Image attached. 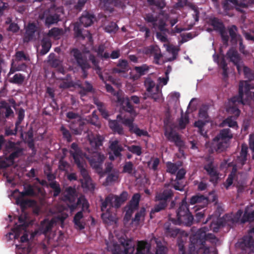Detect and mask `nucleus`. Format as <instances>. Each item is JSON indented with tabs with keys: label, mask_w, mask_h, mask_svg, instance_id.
I'll list each match as a JSON object with an SVG mask.
<instances>
[{
	"label": "nucleus",
	"mask_w": 254,
	"mask_h": 254,
	"mask_svg": "<svg viewBox=\"0 0 254 254\" xmlns=\"http://www.w3.org/2000/svg\"><path fill=\"white\" fill-rule=\"evenodd\" d=\"M230 3L233 4L236 10L242 13H245V11L243 8H246L248 7V4L246 2V0H227Z\"/></svg>",
	"instance_id": "nucleus-36"
},
{
	"label": "nucleus",
	"mask_w": 254,
	"mask_h": 254,
	"mask_svg": "<svg viewBox=\"0 0 254 254\" xmlns=\"http://www.w3.org/2000/svg\"><path fill=\"white\" fill-rule=\"evenodd\" d=\"M119 0H100V6L103 10L112 12L114 11L113 6H117Z\"/></svg>",
	"instance_id": "nucleus-22"
},
{
	"label": "nucleus",
	"mask_w": 254,
	"mask_h": 254,
	"mask_svg": "<svg viewBox=\"0 0 254 254\" xmlns=\"http://www.w3.org/2000/svg\"><path fill=\"white\" fill-rule=\"evenodd\" d=\"M121 245L116 243H107V249L112 254H128L132 253L135 249L134 245L129 239H121Z\"/></svg>",
	"instance_id": "nucleus-4"
},
{
	"label": "nucleus",
	"mask_w": 254,
	"mask_h": 254,
	"mask_svg": "<svg viewBox=\"0 0 254 254\" xmlns=\"http://www.w3.org/2000/svg\"><path fill=\"white\" fill-rule=\"evenodd\" d=\"M128 63L125 59H120L117 64L116 67L112 68L113 73H126L129 70Z\"/></svg>",
	"instance_id": "nucleus-17"
},
{
	"label": "nucleus",
	"mask_w": 254,
	"mask_h": 254,
	"mask_svg": "<svg viewBox=\"0 0 254 254\" xmlns=\"http://www.w3.org/2000/svg\"><path fill=\"white\" fill-rule=\"evenodd\" d=\"M77 64L83 70L88 69L90 67L86 59L83 57L81 52L77 49H73L71 51Z\"/></svg>",
	"instance_id": "nucleus-12"
},
{
	"label": "nucleus",
	"mask_w": 254,
	"mask_h": 254,
	"mask_svg": "<svg viewBox=\"0 0 254 254\" xmlns=\"http://www.w3.org/2000/svg\"><path fill=\"white\" fill-rule=\"evenodd\" d=\"M209 21L210 24L213 27L214 30L220 35L223 44L228 45L229 37L223 23L216 17H213Z\"/></svg>",
	"instance_id": "nucleus-9"
},
{
	"label": "nucleus",
	"mask_w": 254,
	"mask_h": 254,
	"mask_svg": "<svg viewBox=\"0 0 254 254\" xmlns=\"http://www.w3.org/2000/svg\"><path fill=\"white\" fill-rule=\"evenodd\" d=\"M207 228L203 227L197 231L196 234L190 237L191 245L195 248V246H203L205 241L214 240L216 239L215 236L213 234H206Z\"/></svg>",
	"instance_id": "nucleus-6"
},
{
	"label": "nucleus",
	"mask_w": 254,
	"mask_h": 254,
	"mask_svg": "<svg viewBox=\"0 0 254 254\" xmlns=\"http://www.w3.org/2000/svg\"><path fill=\"white\" fill-rule=\"evenodd\" d=\"M64 34V32L62 28L54 27L49 31L47 35L55 39H59Z\"/></svg>",
	"instance_id": "nucleus-47"
},
{
	"label": "nucleus",
	"mask_w": 254,
	"mask_h": 254,
	"mask_svg": "<svg viewBox=\"0 0 254 254\" xmlns=\"http://www.w3.org/2000/svg\"><path fill=\"white\" fill-rule=\"evenodd\" d=\"M239 246L243 250L250 248L254 246V239L252 236H245L239 242Z\"/></svg>",
	"instance_id": "nucleus-31"
},
{
	"label": "nucleus",
	"mask_w": 254,
	"mask_h": 254,
	"mask_svg": "<svg viewBox=\"0 0 254 254\" xmlns=\"http://www.w3.org/2000/svg\"><path fill=\"white\" fill-rule=\"evenodd\" d=\"M138 208V207L134 206L129 204H128L125 207V211H126V213L124 217V219L127 220V221H129L133 214V213Z\"/></svg>",
	"instance_id": "nucleus-51"
},
{
	"label": "nucleus",
	"mask_w": 254,
	"mask_h": 254,
	"mask_svg": "<svg viewBox=\"0 0 254 254\" xmlns=\"http://www.w3.org/2000/svg\"><path fill=\"white\" fill-rule=\"evenodd\" d=\"M25 79V76L21 73H16L14 76L9 79L10 83L18 85L22 84Z\"/></svg>",
	"instance_id": "nucleus-57"
},
{
	"label": "nucleus",
	"mask_w": 254,
	"mask_h": 254,
	"mask_svg": "<svg viewBox=\"0 0 254 254\" xmlns=\"http://www.w3.org/2000/svg\"><path fill=\"white\" fill-rule=\"evenodd\" d=\"M71 148L72 150L69 151V154L72 157L74 162L83 159L82 152L76 143L73 142L71 144Z\"/></svg>",
	"instance_id": "nucleus-25"
},
{
	"label": "nucleus",
	"mask_w": 254,
	"mask_h": 254,
	"mask_svg": "<svg viewBox=\"0 0 254 254\" xmlns=\"http://www.w3.org/2000/svg\"><path fill=\"white\" fill-rule=\"evenodd\" d=\"M170 188H173L176 190L181 191L185 190V185L184 184L182 180L176 179L174 182H172L170 184H168Z\"/></svg>",
	"instance_id": "nucleus-55"
},
{
	"label": "nucleus",
	"mask_w": 254,
	"mask_h": 254,
	"mask_svg": "<svg viewBox=\"0 0 254 254\" xmlns=\"http://www.w3.org/2000/svg\"><path fill=\"white\" fill-rule=\"evenodd\" d=\"M147 2L150 6H155L160 10L165 8L166 5L164 0H147Z\"/></svg>",
	"instance_id": "nucleus-56"
},
{
	"label": "nucleus",
	"mask_w": 254,
	"mask_h": 254,
	"mask_svg": "<svg viewBox=\"0 0 254 254\" xmlns=\"http://www.w3.org/2000/svg\"><path fill=\"white\" fill-rule=\"evenodd\" d=\"M82 26L78 22L75 23L73 28L74 36L77 38L84 39L86 36L89 35V32L87 30L83 31Z\"/></svg>",
	"instance_id": "nucleus-29"
},
{
	"label": "nucleus",
	"mask_w": 254,
	"mask_h": 254,
	"mask_svg": "<svg viewBox=\"0 0 254 254\" xmlns=\"http://www.w3.org/2000/svg\"><path fill=\"white\" fill-rule=\"evenodd\" d=\"M134 70L141 76L144 75L148 72L149 67L147 64H143L139 66H135Z\"/></svg>",
	"instance_id": "nucleus-62"
},
{
	"label": "nucleus",
	"mask_w": 254,
	"mask_h": 254,
	"mask_svg": "<svg viewBox=\"0 0 254 254\" xmlns=\"http://www.w3.org/2000/svg\"><path fill=\"white\" fill-rule=\"evenodd\" d=\"M6 149L10 153L8 156V159L11 160H14L15 159L22 156L24 153V148L21 146L19 141H8L6 145Z\"/></svg>",
	"instance_id": "nucleus-8"
},
{
	"label": "nucleus",
	"mask_w": 254,
	"mask_h": 254,
	"mask_svg": "<svg viewBox=\"0 0 254 254\" xmlns=\"http://www.w3.org/2000/svg\"><path fill=\"white\" fill-rule=\"evenodd\" d=\"M24 197L19 195L16 199L17 204L20 205L21 209L23 211L27 207H31L36 204V201L34 200L23 198Z\"/></svg>",
	"instance_id": "nucleus-23"
},
{
	"label": "nucleus",
	"mask_w": 254,
	"mask_h": 254,
	"mask_svg": "<svg viewBox=\"0 0 254 254\" xmlns=\"http://www.w3.org/2000/svg\"><path fill=\"white\" fill-rule=\"evenodd\" d=\"M121 108L124 111L129 113L130 117H132L134 118L136 115L134 107L131 104L129 98L127 97L123 98L121 102Z\"/></svg>",
	"instance_id": "nucleus-18"
},
{
	"label": "nucleus",
	"mask_w": 254,
	"mask_h": 254,
	"mask_svg": "<svg viewBox=\"0 0 254 254\" xmlns=\"http://www.w3.org/2000/svg\"><path fill=\"white\" fill-rule=\"evenodd\" d=\"M226 55L230 61L236 66L239 72L241 69L240 65L241 59L238 51L233 48H231L227 52Z\"/></svg>",
	"instance_id": "nucleus-14"
},
{
	"label": "nucleus",
	"mask_w": 254,
	"mask_h": 254,
	"mask_svg": "<svg viewBox=\"0 0 254 254\" xmlns=\"http://www.w3.org/2000/svg\"><path fill=\"white\" fill-rule=\"evenodd\" d=\"M128 129L130 132L135 133L137 136H149V134L146 130L140 129L133 122H132L131 127H128Z\"/></svg>",
	"instance_id": "nucleus-42"
},
{
	"label": "nucleus",
	"mask_w": 254,
	"mask_h": 254,
	"mask_svg": "<svg viewBox=\"0 0 254 254\" xmlns=\"http://www.w3.org/2000/svg\"><path fill=\"white\" fill-rule=\"evenodd\" d=\"M76 164L77 168L79 170L81 175L83 179H87L90 177L88 172L85 167V162L83 159L74 162Z\"/></svg>",
	"instance_id": "nucleus-32"
},
{
	"label": "nucleus",
	"mask_w": 254,
	"mask_h": 254,
	"mask_svg": "<svg viewBox=\"0 0 254 254\" xmlns=\"http://www.w3.org/2000/svg\"><path fill=\"white\" fill-rule=\"evenodd\" d=\"M90 166L95 169L98 173L103 172V164L105 159L103 154L94 152L90 156L87 157Z\"/></svg>",
	"instance_id": "nucleus-11"
},
{
	"label": "nucleus",
	"mask_w": 254,
	"mask_h": 254,
	"mask_svg": "<svg viewBox=\"0 0 254 254\" xmlns=\"http://www.w3.org/2000/svg\"><path fill=\"white\" fill-rule=\"evenodd\" d=\"M148 97L153 99L154 102L159 103H161L164 101L162 92H153L152 91L149 93Z\"/></svg>",
	"instance_id": "nucleus-59"
},
{
	"label": "nucleus",
	"mask_w": 254,
	"mask_h": 254,
	"mask_svg": "<svg viewBox=\"0 0 254 254\" xmlns=\"http://www.w3.org/2000/svg\"><path fill=\"white\" fill-rule=\"evenodd\" d=\"M160 162V161L158 158L152 157L150 160L147 162V166L150 169L154 171H156L158 170V167Z\"/></svg>",
	"instance_id": "nucleus-58"
},
{
	"label": "nucleus",
	"mask_w": 254,
	"mask_h": 254,
	"mask_svg": "<svg viewBox=\"0 0 254 254\" xmlns=\"http://www.w3.org/2000/svg\"><path fill=\"white\" fill-rule=\"evenodd\" d=\"M0 110L1 114H4V117L6 119H9L10 117H14V114L11 109L9 105L5 101L2 102L0 105Z\"/></svg>",
	"instance_id": "nucleus-26"
},
{
	"label": "nucleus",
	"mask_w": 254,
	"mask_h": 254,
	"mask_svg": "<svg viewBox=\"0 0 254 254\" xmlns=\"http://www.w3.org/2000/svg\"><path fill=\"white\" fill-rule=\"evenodd\" d=\"M150 245L146 242L141 241L137 243V248L135 253L137 254H150Z\"/></svg>",
	"instance_id": "nucleus-30"
},
{
	"label": "nucleus",
	"mask_w": 254,
	"mask_h": 254,
	"mask_svg": "<svg viewBox=\"0 0 254 254\" xmlns=\"http://www.w3.org/2000/svg\"><path fill=\"white\" fill-rule=\"evenodd\" d=\"M84 126L85 123L81 119H78V120L71 121L69 127L74 134L80 135L83 131Z\"/></svg>",
	"instance_id": "nucleus-16"
},
{
	"label": "nucleus",
	"mask_w": 254,
	"mask_h": 254,
	"mask_svg": "<svg viewBox=\"0 0 254 254\" xmlns=\"http://www.w3.org/2000/svg\"><path fill=\"white\" fill-rule=\"evenodd\" d=\"M236 169L233 168L231 173L228 175L225 182L224 183V185L226 189H228L232 185L233 181L236 176Z\"/></svg>",
	"instance_id": "nucleus-53"
},
{
	"label": "nucleus",
	"mask_w": 254,
	"mask_h": 254,
	"mask_svg": "<svg viewBox=\"0 0 254 254\" xmlns=\"http://www.w3.org/2000/svg\"><path fill=\"white\" fill-rule=\"evenodd\" d=\"M226 126L234 129H237L238 127V124L233 116L227 118L220 124V127H221Z\"/></svg>",
	"instance_id": "nucleus-43"
},
{
	"label": "nucleus",
	"mask_w": 254,
	"mask_h": 254,
	"mask_svg": "<svg viewBox=\"0 0 254 254\" xmlns=\"http://www.w3.org/2000/svg\"><path fill=\"white\" fill-rule=\"evenodd\" d=\"M203 169L210 177V182L214 184H216L219 179V174L217 171V165L215 164L213 156L207 155L204 157Z\"/></svg>",
	"instance_id": "nucleus-5"
},
{
	"label": "nucleus",
	"mask_w": 254,
	"mask_h": 254,
	"mask_svg": "<svg viewBox=\"0 0 254 254\" xmlns=\"http://www.w3.org/2000/svg\"><path fill=\"white\" fill-rule=\"evenodd\" d=\"M78 87L81 89L79 92L81 96H85L87 93L94 92V88L92 85L88 81H85L83 84L77 85Z\"/></svg>",
	"instance_id": "nucleus-37"
},
{
	"label": "nucleus",
	"mask_w": 254,
	"mask_h": 254,
	"mask_svg": "<svg viewBox=\"0 0 254 254\" xmlns=\"http://www.w3.org/2000/svg\"><path fill=\"white\" fill-rule=\"evenodd\" d=\"M144 86L147 92H151L155 86V82L151 78H147L144 81Z\"/></svg>",
	"instance_id": "nucleus-64"
},
{
	"label": "nucleus",
	"mask_w": 254,
	"mask_h": 254,
	"mask_svg": "<svg viewBox=\"0 0 254 254\" xmlns=\"http://www.w3.org/2000/svg\"><path fill=\"white\" fill-rule=\"evenodd\" d=\"M143 18L145 22L147 23L151 24L152 28H156L158 27V29L161 32H167L168 29L166 28V22L162 18H161L158 21V24L157 22L158 17L157 15H155L153 13L149 12L144 14Z\"/></svg>",
	"instance_id": "nucleus-10"
},
{
	"label": "nucleus",
	"mask_w": 254,
	"mask_h": 254,
	"mask_svg": "<svg viewBox=\"0 0 254 254\" xmlns=\"http://www.w3.org/2000/svg\"><path fill=\"white\" fill-rule=\"evenodd\" d=\"M106 47L104 44L99 45L95 52L97 53V56L101 59H108L110 58V54L105 52Z\"/></svg>",
	"instance_id": "nucleus-50"
},
{
	"label": "nucleus",
	"mask_w": 254,
	"mask_h": 254,
	"mask_svg": "<svg viewBox=\"0 0 254 254\" xmlns=\"http://www.w3.org/2000/svg\"><path fill=\"white\" fill-rule=\"evenodd\" d=\"M119 178V173L118 172L113 171L112 173L108 174L106 178L105 184L106 185H110L116 182Z\"/></svg>",
	"instance_id": "nucleus-54"
},
{
	"label": "nucleus",
	"mask_w": 254,
	"mask_h": 254,
	"mask_svg": "<svg viewBox=\"0 0 254 254\" xmlns=\"http://www.w3.org/2000/svg\"><path fill=\"white\" fill-rule=\"evenodd\" d=\"M123 173H127L130 175H133L136 173L133 164L131 161L126 162L123 166Z\"/></svg>",
	"instance_id": "nucleus-52"
},
{
	"label": "nucleus",
	"mask_w": 254,
	"mask_h": 254,
	"mask_svg": "<svg viewBox=\"0 0 254 254\" xmlns=\"http://www.w3.org/2000/svg\"><path fill=\"white\" fill-rule=\"evenodd\" d=\"M248 147L247 145L243 144L241 146V150L240 153V155L237 158L238 164H241L243 166L245 164L247 160Z\"/></svg>",
	"instance_id": "nucleus-34"
},
{
	"label": "nucleus",
	"mask_w": 254,
	"mask_h": 254,
	"mask_svg": "<svg viewBox=\"0 0 254 254\" xmlns=\"http://www.w3.org/2000/svg\"><path fill=\"white\" fill-rule=\"evenodd\" d=\"M95 17L94 14L89 13L88 11H84L79 18V23L84 27H88L91 26L95 20Z\"/></svg>",
	"instance_id": "nucleus-19"
},
{
	"label": "nucleus",
	"mask_w": 254,
	"mask_h": 254,
	"mask_svg": "<svg viewBox=\"0 0 254 254\" xmlns=\"http://www.w3.org/2000/svg\"><path fill=\"white\" fill-rule=\"evenodd\" d=\"M54 222L45 219L41 223L40 229L43 234H47L50 231L53 227Z\"/></svg>",
	"instance_id": "nucleus-48"
},
{
	"label": "nucleus",
	"mask_w": 254,
	"mask_h": 254,
	"mask_svg": "<svg viewBox=\"0 0 254 254\" xmlns=\"http://www.w3.org/2000/svg\"><path fill=\"white\" fill-rule=\"evenodd\" d=\"M89 60L92 62L94 66V69L96 71V73L98 74L100 79L102 81H105V78L102 72V69L99 65L98 61L96 60L95 57L93 55L90 56Z\"/></svg>",
	"instance_id": "nucleus-38"
},
{
	"label": "nucleus",
	"mask_w": 254,
	"mask_h": 254,
	"mask_svg": "<svg viewBox=\"0 0 254 254\" xmlns=\"http://www.w3.org/2000/svg\"><path fill=\"white\" fill-rule=\"evenodd\" d=\"M164 135L169 141L174 142L176 146L182 147L184 145V142L181 139L179 134L174 131L172 129L166 130L164 132Z\"/></svg>",
	"instance_id": "nucleus-13"
},
{
	"label": "nucleus",
	"mask_w": 254,
	"mask_h": 254,
	"mask_svg": "<svg viewBox=\"0 0 254 254\" xmlns=\"http://www.w3.org/2000/svg\"><path fill=\"white\" fill-rule=\"evenodd\" d=\"M60 130L62 133L63 138L65 139L67 142H70L72 141L71 133L64 125H62L60 127Z\"/></svg>",
	"instance_id": "nucleus-60"
},
{
	"label": "nucleus",
	"mask_w": 254,
	"mask_h": 254,
	"mask_svg": "<svg viewBox=\"0 0 254 254\" xmlns=\"http://www.w3.org/2000/svg\"><path fill=\"white\" fill-rule=\"evenodd\" d=\"M110 148L113 152L114 156L116 157L121 156V152L123 151V147L121 145L119 144L118 140H114L112 141L110 145Z\"/></svg>",
	"instance_id": "nucleus-35"
},
{
	"label": "nucleus",
	"mask_w": 254,
	"mask_h": 254,
	"mask_svg": "<svg viewBox=\"0 0 254 254\" xmlns=\"http://www.w3.org/2000/svg\"><path fill=\"white\" fill-rule=\"evenodd\" d=\"M36 32V26L34 23H30L26 30L24 40L29 41L32 40Z\"/></svg>",
	"instance_id": "nucleus-40"
},
{
	"label": "nucleus",
	"mask_w": 254,
	"mask_h": 254,
	"mask_svg": "<svg viewBox=\"0 0 254 254\" xmlns=\"http://www.w3.org/2000/svg\"><path fill=\"white\" fill-rule=\"evenodd\" d=\"M63 200L64 201L68 202V207L71 211H73L79 207H81L82 210L78 212L74 216L73 223L75 228L80 230L85 228V223L82 221L83 217V211L87 210L89 204L87 200L84 196H81L75 200L77 198L76 190L72 187H68L65 189L63 194Z\"/></svg>",
	"instance_id": "nucleus-1"
},
{
	"label": "nucleus",
	"mask_w": 254,
	"mask_h": 254,
	"mask_svg": "<svg viewBox=\"0 0 254 254\" xmlns=\"http://www.w3.org/2000/svg\"><path fill=\"white\" fill-rule=\"evenodd\" d=\"M37 193L35 191L33 187L31 185H28L24 187V190L19 192V195L22 197L26 196H35Z\"/></svg>",
	"instance_id": "nucleus-44"
},
{
	"label": "nucleus",
	"mask_w": 254,
	"mask_h": 254,
	"mask_svg": "<svg viewBox=\"0 0 254 254\" xmlns=\"http://www.w3.org/2000/svg\"><path fill=\"white\" fill-rule=\"evenodd\" d=\"M189 204L187 202V197H185L182 200L181 203L177 211V218H172L169 215V219L176 225L183 224L186 226H190L193 221V217L190 213Z\"/></svg>",
	"instance_id": "nucleus-3"
},
{
	"label": "nucleus",
	"mask_w": 254,
	"mask_h": 254,
	"mask_svg": "<svg viewBox=\"0 0 254 254\" xmlns=\"http://www.w3.org/2000/svg\"><path fill=\"white\" fill-rule=\"evenodd\" d=\"M254 220V209L251 207H247L245 210L242 218L241 222L243 223L249 222H251Z\"/></svg>",
	"instance_id": "nucleus-33"
},
{
	"label": "nucleus",
	"mask_w": 254,
	"mask_h": 254,
	"mask_svg": "<svg viewBox=\"0 0 254 254\" xmlns=\"http://www.w3.org/2000/svg\"><path fill=\"white\" fill-rule=\"evenodd\" d=\"M41 54L42 55L46 54L49 51L52 46L51 40L48 38H43L41 40Z\"/></svg>",
	"instance_id": "nucleus-46"
},
{
	"label": "nucleus",
	"mask_w": 254,
	"mask_h": 254,
	"mask_svg": "<svg viewBox=\"0 0 254 254\" xmlns=\"http://www.w3.org/2000/svg\"><path fill=\"white\" fill-rule=\"evenodd\" d=\"M114 195L113 194H109L107 196L104 200L101 199L103 201L101 206V209L102 211H104L107 210V207L109 206V208L114 207Z\"/></svg>",
	"instance_id": "nucleus-39"
},
{
	"label": "nucleus",
	"mask_w": 254,
	"mask_h": 254,
	"mask_svg": "<svg viewBox=\"0 0 254 254\" xmlns=\"http://www.w3.org/2000/svg\"><path fill=\"white\" fill-rule=\"evenodd\" d=\"M174 196V192L168 184H165L164 188L155 193L154 201L159 202L151 209L150 217L153 219L156 213L165 210L168 206V202Z\"/></svg>",
	"instance_id": "nucleus-2"
},
{
	"label": "nucleus",
	"mask_w": 254,
	"mask_h": 254,
	"mask_svg": "<svg viewBox=\"0 0 254 254\" xmlns=\"http://www.w3.org/2000/svg\"><path fill=\"white\" fill-rule=\"evenodd\" d=\"M233 137V133L229 128H223L220 130L219 133L214 138L213 140H225L229 141Z\"/></svg>",
	"instance_id": "nucleus-24"
},
{
	"label": "nucleus",
	"mask_w": 254,
	"mask_h": 254,
	"mask_svg": "<svg viewBox=\"0 0 254 254\" xmlns=\"http://www.w3.org/2000/svg\"><path fill=\"white\" fill-rule=\"evenodd\" d=\"M60 21V15L55 13L47 15L45 19V26L49 28L52 25L57 23Z\"/></svg>",
	"instance_id": "nucleus-41"
},
{
	"label": "nucleus",
	"mask_w": 254,
	"mask_h": 254,
	"mask_svg": "<svg viewBox=\"0 0 254 254\" xmlns=\"http://www.w3.org/2000/svg\"><path fill=\"white\" fill-rule=\"evenodd\" d=\"M116 120H118V122H122V123L127 127H131L132 122H134V118L132 117H130L129 118H125V117H123L122 114H119L117 116V119Z\"/></svg>",
	"instance_id": "nucleus-49"
},
{
	"label": "nucleus",
	"mask_w": 254,
	"mask_h": 254,
	"mask_svg": "<svg viewBox=\"0 0 254 254\" xmlns=\"http://www.w3.org/2000/svg\"><path fill=\"white\" fill-rule=\"evenodd\" d=\"M254 89V85L248 81H241L239 83V94L238 95L233 96L231 99V101L234 104L241 103L244 104L243 98L244 92L247 95H253V92H251V89Z\"/></svg>",
	"instance_id": "nucleus-7"
},
{
	"label": "nucleus",
	"mask_w": 254,
	"mask_h": 254,
	"mask_svg": "<svg viewBox=\"0 0 254 254\" xmlns=\"http://www.w3.org/2000/svg\"><path fill=\"white\" fill-rule=\"evenodd\" d=\"M108 125L114 133H117L121 135L125 134L124 128L122 125L118 120H110Z\"/></svg>",
	"instance_id": "nucleus-21"
},
{
	"label": "nucleus",
	"mask_w": 254,
	"mask_h": 254,
	"mask_svg": "<svg viewBox=\"0 0 254 254\" xmlns=\"http://www.w3.org/2000/svg\"><path fill=\"white\" fill-rule=\"evenodd\" d=\"M238 28L235 25H232L228 29L229 35L231 37V41L232 43L235 44L237 43L240 37H241V35L237 34L236 32Z\"/></svg>",
	"instance_id": "nucleus-45"
},
{
	"label": "nucleus",
	"mask_w": 254,
	"mask_h": 254,
	"mask_svg": "<svg viewBox=\"0 0 254 254\" xmlns=\"http://www.w3.org/2000/svg\"><path fill=\"white\" fill-rule=\"evenodd\" d=\"M18 126H15L14 129H11L10 127H5L4 128V136H9L12 135H16L17 133Z\"/></svg>",
	"instance_id": "nucleus-61"
},
{
	"label": "nucleus",
	"mask_w": 254,
	"mask_h": 254,
	"mask_svg": "<svg viewBox=\"0 0 254 254\" xmlns=\"http://www.w3.org/2000/svg\"><path fill=\"white\" fill-rule=\"evenodd\" d=\"M128 194L127 191H124L120 195H114V201H113L114 207L118 208L127 199Z\"/></svg>",
	"instance_id": "nucleus-28"
},
{
	"label": "nucleus",
	"mask_w": 254,
	"mask_h": 254,
	"mask_svg": "<svg viewBox=\"0 0 254 254\" xmlns=\"http://www.w3.org/2000/svg\"><path fill=\"white\" fill-rule=\"evenodd\" d=\"M189 203L191 205L197 204L198 208H203L208 204V199L202 194H196L190 198Z\"/></svg>",
	"instance_id": "nucleus-15"
},
{
	"label": "nucleus",
	"mask_w": 254,
	"mask_h": 254,
	"mask_svg": "<svg viewBox=\"0 0 254 254\" xmlns=\"http://www.w3.org/2000/svg\"><path fill=\"white\" fill-rule=\"evenodd\" d=\"M104 140V137L99 134L93 135L89 139L91 146L95 149H97L101 146L103 145V142Z\"/></svg>",
	"instance_id": "nucleus-27"
},
{
	"label": "nucleus",
	"mask_w": 254,
	"mask_h": 254,
	"mask_svg": "<svg viewBox=\"0 0 254 254\" xmlns=\"http://www.w3.org/2000/svg\"><path fill=\"white\" fill-rule=\"evenodd\" d=\"M164 234L166 237L175 238L180 233V230L176 227L172 226L169 223H166L164 225Z\"/></svg>",
	"instance_id": "nucleus-20"
},
{
	"label": "nucleus",
	"mask_w": 254,
	"mask_h": 254,
	"mask_svg": "<svg viewBox=\"0 0 254 254\" xmlns=\"http://www.w3.org/2000/svg\"><path fill=\"white\" fill-rule=\"evenodd\" d=\"M189 123V118L187 115L185 116L182 114L181 117L179 120V127L180 129H185L186 126Z\"/></svg>",
	"instance_id": "nucleus-63"
}]
</instances>
